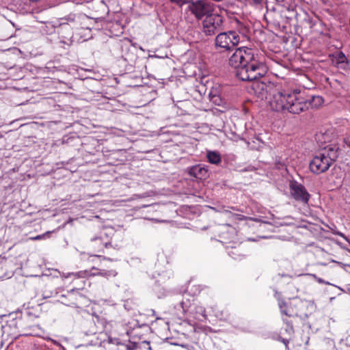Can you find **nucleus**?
I'll list each match as a JSON object with an SVG mask.
<instances>
[{"label":"nucleus","instance_id":"12","mask_svg":"<svg viewBox=\"0 0 350 350\" xmlns=\"http://www.w3.org/2000/svg\"><path fill=\"white\" fill-rule=\"evenodd\" d=\"M316 141L319 144H324L330 140V136L327 133L319 132L315 135Z\"/></svg>","mask_w":350,"mask_h":350},{"label":"nucleus","instance_id":"10","mask_svg":"<svg viewBox=\"0 0 350 350\" xmlns=\"http://www.w3.org/2000/svg\"><path fill=\"white\" fill-rule=\"evenodd\" d=\"M206 157L208 162L213 164L217 165L221 161L220 154L216 151H208Z\"/></svg>","mask_w":350,"mask_h":350},{"label":"nucleus","instance_id":"26","mask_svg":"<svg viewBox=\"0 0 350 350\" xmlns=\"http://www.w3.org/2000/svg\"><path fill=\"white\" fill-rule=\"evenodd\" d=\"M93 0H83V2H85V3H89V2H91Z\"/></svg>","mask_w":350,"mask_h":350},{"label":"nucleus","instance_id":"17","mask_svg":"<svg viewBox=\"0 0 350 350\" xmlns=\"http://www.w3.org/2000/svg\"><path fill=\"white\" fill-rule=\"evenodd\" d=\"M231 217L233 220H239V221L245 220L247 219H252V218H248V217H245V215H240V214H235V213L231 214Z\"/></svg>","mask_w":350,"mask_h":350},{"label":"nucleus","instance_id":"24","mask_svg":"<svg viewBox=\"0 0 350 350\" xmlns=\"http://www.w3.org/2000/svg\"><path fill=\"white\" fill-rule=\"evenodd\" d=\"M345 142L346 144L350 147V136L345 138Z\"/></svg>","mask_w":350,"mask_h":350},{"label":"nucleus","instance_id":"16","mask_svg":"<svg viewBox=\"0 0 350 350\" xmlns=\"http://www.w3.org/2000/svg\"><path fill=\"white\" fill-rule=\"evenodd\" d=\"M279 306L280 308L281 312L286 316L291 317L292 314L286 309V304L284 301L280 302Z\"/></svg>","mask_w":350,"mask_h":350},{"label":"nucleus","instance_id":"8","mask_svg":"<svg viewBox=\"0 0 350 350\" xmlns=\"http://www.w3.org/2000/svg\"><path fill=\"white\" fill-rule=\"evenodd\" d=\"M332 62L333 65H334L338 68L345 70L349 68L347 58L342 52H339L334 55Z\"/></svg>","mask_w":350,"mask_h":350},{"label":"nucleus","instance_id":"2","mask_svg":"<svg viewBox=\"0 0 350 350\" xmlns=\"http://www.w3.org/2000/svg\"><path fill=\"white\" fill-rule=\"evenodd\" d=\"M270 106L275 111H288L291 113L299 114L310 107H317L323 103L321 96H312L307 99L300 91L277 92L271 99Z\"/></svg>","mask_w":350,"mask_h":350},{"label":"nucleus","instance_id":"21","mask_svg":"<svg viewBox=\"0 0 350 350\" xmlns=\"http://www.w3.org/2000/svg\"><path fill=\"white\" fill-rule=\"evenodd\" d=\"M68 275H74L75 277H77V278L85 277V275H86V272H84V273L79 272V273H69Z\"/></svg>","mask_w":350,"mask_h":350},{"label":"nucleus","instance_id":"7","mask_svg":"<svg viewBox=\"0 0 350 350\" xmlns=\"http://www.w3.org/2000/svg\"><path fill=\"white\" fill-rule=\"evenodd\" d=\"M291 194L293 198L304 203H308L310 195L300 183L293 181L290 184Z\"/></svg>","mask_w":350,"mask_h":350},{"label":"nucleus","instance_id":"11","mask_svg":"<svg viewBox=\"0 0 350 350\" xmlns=\"http://www.w3.org/2000/svg\"><path fill=\"white\" fill-rule=\"evenodd\" d=\"M104 19H105V16H98L95 18L85 16L84 20L88 21L90 23L88 25L85 26V28L88 29H95L96 27L93 25V23H95V24L98 23L99 21H102Z\"/></svg>","mask_w":350,"mask_h":350},{"label":"nucleus","instance_id":"1","mask_svg":"<svg viewBox=\"0 0 350 350\" xmlns=\"http://www.w3.org/2000/svg\"><path fill=\"white\" fill-rule=\"evenodd\" d=\"M229 65L234 67L237 77L242 81H256L252 84L254 93L260 98H266L269 85L257 81L267 72V66L257 59L254 51L247 46L235 49L229 58Z\"/></svg>","mask_w":350,"mask_h":350},{"label":"nucleus","instance_id":"25","mask_svg":"<svg viewBox=\"0 0 350 350\" xmlns=\"http://www.w3.org/2000/svg\"><path fill=\"white\" fill-rule=\"evenodd\" d=\"M92 241H98L99 243H102V240L100 238L96 237L94 239H92Z\"/></svg>","mask_w":350,"mask_h":350},{"label":"nucleus","instance_id":"19","mask_svg":"<svg viewBox=\"0 0 350 350\" xmlns=\"http://www.w3.org/2000/svg\"><path fill=\"white\" fill-rule=\"evenodd\" d=\"M122 347H126L128 350H133L137 348V344L135 342H131L126 346L122 345Z\"/></svg>","mask_w":350,"mask_h":350},{"label":"nucleus","instance_id":"14","mask_svg":"<svg viewBox=\"0 0 350 350\" xmlns=\"http://www.w3.org/2000/svg\"><path fill=\"white\" fill-rule=\"evenodd\" d=\"M169 1L173 4L176 5L180 8H182L185 4L189 5V3L191 1V0H169Z\"/></svg>","mask_w":350,"mask_h":350},{"label":"nucleus","instance_id":"5","mask_svg":"<svg viewBox=\"0 0 350 350\" xmlns=\"http://www.w3.org/2000/svg\"><path fill=\"white\" fill-rule=\"evenodd\" d=\"M187 10L200 21L210 15L213 12V4L206 0H191Z\"/></svg>","mask_w":350,"mask_h":350},{"label":"nucleus","instance_id":"6","mask_svg":"<svg viewBox=\"0 0 350 350\" xmlns=\"http://www.w3.org/2000/svg\"><path fill=\"white\" fill-rule=\"evenodd\" d=\"M223 18L213 12L202 21V31L206 36H213L221 29Z\"/></svg>","mask_w":350,"mask_h":350},{"label":"nucleus","instance_id":"3","mask_svg":"<svg viewBox=\"0 0 350 350\" xmlns=\"http://www.w3.org/2000/svg\"><path fill=\"white\" fill-rule=\"evenodd\" d=\"M339 148L336 144H330L324 147L316 153L310 162V170L312 172L319 174L327 171L332 163L338 157Z\"/></svg>","mask_w":350,"mask_h":350},{"label":"nucleus","instance_id":"9","mask_svg":"<svg viewBox=\"0 0 350 350\" xmlns=\"http://www.w3.org/2000/svg\"><path fill=\"white\" fill-rule=\"evenodd\" d=\"M189 174L198 179H204L208 176V170L200 165H197L189 170Z\"/></svg>","mask_w":350,"mask_h":350},{"label":"nucleus","instance_id":"4","mask_svg":"<svg viewBox=\"0 0 350 350\" xmlns=\"http://www.w3.org/2000/svg\"><path fill=\"white\" fill-rule=\"evenodd\" d=\"M240 42L239 34L234 31H228L219 33L215 39V45L217 49L230 51Z\"/></svg>","mask_w":350,"mask_h":350},{"label":"nucleus","instance_id":"22","mask_svg":"<svg viewBox=\"0 0 350 350\" xmlns=\"http://www.w3.org/2000/svg\"><path fill=\"white\" fill-rule=\"evenodd\" d=\"M341 350H350V345L347 343L344 344L341 347Z\"/></svg>","mask_w":350,"mask_h":350},{"label":"nucleus","instance_id":"15","mask_svg":"<svg viewBox=\"0 0 350 350\" xmlns=\"http://www.w3.org/2000/svg\"><path fill=\"white\" fill-rule=\"evenodd\" d=\"M96 3L100 8L101 11L106 15L109 12L108 7L103 0L96 1Z\"/></svg>","mask_w":350,"mask_h":350},{"label":"nucleus","instance_id":"20","mask_svg":"<svg viewBox=\"0 0 350 350\" xmlns=\"http://www.w3.org/2000/svg\"><path fill=\"white\" fill-rule=\"evenodd\" d=\"M314 277L315 278V279L317 280V281L319 283V284H327V285H329L330 283L328 282H325L324 280L320 278H317L315 275H314Z\"/></svg>","mask_w":350,"mask_h":350},{"label":"nucleus","instance_id":"18","mask_svg":"<svg viewBox=\"0 0 350 350\" xmlns=\"http://www.w3.org/2000/svg\"><path fill=\"white\" fill-rule=\"evenodd\" d=\"M51 231H48L42 234H40V235H38L36 237H30L29 239L31 240H33V241H36V240H40V239H44L46 237H47L49 234H51Z\"/></svg>","mask_w":350,"mask_h":350},{"label":"nucleus","instance_id":"23","mask_svg":"<svg viewBox=\"0 0 350 350\" xmlns=\"http://www.w3.org/2000/svg\"><path fill=\"white\" fill-rule=\"evenodd\" d=\"M262 1H263V0H252L253 4H254L256 5L262 4Z\"/></svg>","mask_w":350,"mask_h":350},{"label":"nucleus","instance_id":"13","mask_svg":"<svg viewBox=\"0 0 350 350\" xmlns=\"http://www.w3.org/2000/svg\"><path fill=\"white\" fill-rule=\"evenodd\" d=\"M117 275V272L115 270H102L98 271V273H92V275H101L107 278L109 277H115Z\"/></svg>","mask_w":350,"mask_h":350},{"label":"nucleus","instance_id":"27","mask_svg":"<svg viewBox=\"0 0 350 350\" xmlns=\"http://www.w3.org/2000/svg\"><path fill=\"white\" fill-rule=\"evenodd\" d=\"M98 256L100 257V258H103V259H106V258L104 257V256Z\"/></svg>","mask_w":350,"mask_h":350}]
</instances>
